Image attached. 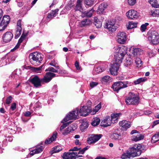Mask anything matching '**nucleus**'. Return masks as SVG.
Returning a JSON list of instances; mask_svg holds the SVG:
<instances>
[{
  "instance_id": "1",
  "label": "nucleus",
  "mask_w": 159,
  "mask_h": 159,
  "mask_svg": "<svg viewBox=\"0 0 159 159\" xmlns=\"http://www.w3.org/2000/svg\"><path fill=\"white\" fill-rule=\"evenodd\" d=\"M115 55V62L111 65L110 69V73L112 75H116L118 74L120 64L122 62V59L126 53V50L124 47H119L117 48Z\"/></svg>"
},
{
  "instance_id": "2",
  "label": "nucleus",
  "mask_w": 159,
  "mask_h": 159,
  "mask_svg": "<svg viewBox=\"0 0 159 159\" xmlns=\"http://www.w3.org/2000/svg\"><path fill=\"white\" fill-rule=\"evenodd\" d=\"M56 76V74L50 72H47L44 77L40 79L38 76L35 75L30 78L29 82L31 83L35 88H37L41 86V84L49 82L52 78Z\"/></svg>"
},
{
  "instance_id": "3",
  "label": "nucleus",
  "mask_w": 159,
  "mask_h": 159,
  "mask_svg": "<svg viewBox=\"0 0 159 159\" xmlns=\"http://www.w3.org/2000/svg\"><path fill=\"white\" fill-rule=\"evenodd\" d=\"M91 107L89 106H84L81 107L79 112V108H76L75 110L67 115L62 120V122H66L71 119H75L77 118L79 113L81 116H86L90 112Z\"/></svg>"
},
{
  "instance_id": "4",
  "label": "nucleus",
  "mask_w": 159,
  "mask_h": 159,
  "mask_svg": "<svg viewBox=\"0 0 159 159\" xmlns=\"http://www.w3.org/2000/svg\"><path fill=\"white\" fill-rule=\"evenodd\" d=\"M43 55L37 52L30 54L29 59L30 62L33 65L37 66L40 64L43 60Z\"/></svg>"
},
{
  "instance_id": "5",
  "label": "nucleus",
  "mask_w": 159,
  "mask_h": 159,
  "mask_svg": "<svg viewBox=\"0 0 159 159\" xmlns=\"http://www.w3.org/2000/svg\"><path fill=\"white\" fill-rule=\"evenodd\" d=\"M144 146L141 144H135L129 150L132 157L139 156L141 154L142 151L144 149Z\"/></svg>"
},
{
  "instance_id": "6",
  "label": "nucleus",
  "mask_w": 159,
  "mask_h": 159,
  "mask_svg": "<svg viewBox=\"0 0 159 159\" xmlns=\"http://www.w3.org/2000/svg\"><path fill=\"white\" fill-rule=\"evenodd\" d=\"M139 98L137 94L129 92L125 99V102L127 105H136L139 103Z\"/></svg>"
},
{
  "instance_id": "7",
  "label": "nucleus",
  "mask_w": 159,
  "mask_h": 159,
  "mask_svg": "<svg viewBox=\"0 0 159 159\" xmlns=\"http://www.w3.org/2000/svg\"><path fill=\"white\" fill-rule=\"evenodd\" d=\"M148 40L150 43L155 45L159 43V34L156 31L149 30L148 33Z\"/></svg>"
},
{
  "instance_id": "8",
  "label": "nucleus",
  "mask_w": 159,
  "mask_h": 159,
  "mask_svg": "<svg viewBox=\"0 0 159 159\" xmlns=\"http://www.w3.org/2000/svg\"><path fill=\"white\" fill-rule=\"evenodd\" d=\"M131 85V83L128 81H119L115 83L112 86L114 90L118 92L120 89L126 88Z\"/></svg>"
},
{
  "instance_id": "9",
  "label": "nucleus",
  "mask_w": 159,
  "mask_h": 159,
  "mask_svg": "<svg viewBox=\"0 0 159 159\" xmlns=\"http://www.w3.org/2000/svg\"><path fill=\"white\" fill-rule=\"evenodd\" d=\"M0 18V31L4 30L9 24L10 21V17L8 15L4 16L1 20Z\"/></svg>"
},
{
  "instance_id": "10",
  "label": "nucleus",
  "mask_w": 159,
  "mask_h": 159,
  "mask_svg": "<svg viewBox=\"0 0 159 159\" xmlns=\"http://www.w3.org/2000/svg\"><path fill=\"white\" fill-rule=\"evenodd\" d=\"M135 134L132 136L131 137V140L132 141L137 142L143 139L144 136L138 133L136 130H133L130 133V134Z\"/></svg>"
},
{
  "instance_id": "11",
  "label": "nucleus",
  "mask_w": 159,
  "mask_h": 159,
  "mask_svg": "<svg viewBox=\"0 0 159 159\" xmlns=\"http://www.w3.org/2000/svg\"><path fill=\"white\" fill-rule=\"evenodd\" d=\"M126 34L125 32L118 33L117 35V41L119 43L124 44L126 41Z\"/></svg>"
},
{
  "instance_id": "12",
  "label": "nucleus",
  "mask_w": 159,
  "mask_h": 159,
  "mask_svg": "<svg viewBox=\"0 0 159 159\" xmlns=\"http://www.w3.org/2000/svg\"><path fill=\"white\" fill-rule=\"evenodd\" d=\"M79 155L77 152H72L69 153H64L63 155V159H75L76 157H81Z\"/></svg>"
},
{
  "instance_id": "13",
  "label": "nucleus",
  "mask_w": 159,
  "mask_h": 159,
  "mask_svg": "<svg viewBox=\"0 0 159 159\" xmlns=\"http://www.w3.org/2000/svg\"><path fill=\"white\" fill-rule=\"evenodd\" d=\"M115 22L113 20H110L106 23L105 27L111 32L116 31V27L115 26Z\"/></svg>"
},
{
  "instance_id": "14",
  "label": "nucleus",
  "mask_w": 159,
  "mask_h": 159,
  "mask_svg": "<svg viewBox=\"0 0 159 159\" xmlns=\"http://www.w3.org/2000/svg\"><path fill=\"white\" fill-rule=\"evenodd\" d=\"M102 135L92 134L88 138V143L89 144L94 143L98 141L102 137Z\"/></svg>"
},
{
  "instance_id": "15",
  "label": "nucleus",
  "mask_w": 159,
  "mask_h": 159,
  "mask_svg": "<svg viewBox=\"0 0 159 159\" xmlns=\"http://www.w3.org/2000/svg\"><path fill=\"white\" fill-rule=\"evenodd\" d=\"M127 17L130 19H133L137 18L139 16V13L134 10H130L126 13Z\"/></svg>"
},
{
  "instance_id": "16",
  "label": "nucleus",
  "mask_w": 159,
  "mask_h": 159,
  "mask_svg": "<svg viewBox=\"0 0 159 159\" xmlns=\"http://www.w3.org/2000/svg\"><path fill=\"white\" fill-rule=\"evenodd\" d=\"M111 137L112 139L113 140H117L120 139L121 137L120 130L118 129L114 130Z\"/></svg>"
},
{
  "instance_id": "17",
  "label": "nucleus",
  "mask_w": 159,
  "mask_h": 159,
  "mask_svg": "<svg viewBox=\"0 0 159 159\" xmlns=\"http://www.w3.org/2000/svg\"><path fill=\"white\" fill-rule=\"evenodd\" d=\"M13 37V34L10 32L6 33L3 36V39L4 42L7 43L9 42L12 39Z\"/></svg>"
},
{
  "instance_id": "18",
  "label": "nucleus",
  "mask_w": 159,
  "mask_h": 159,
  "mask_svg": "<svg viewBox=\"0 0 159 159\" xmlns=\"http://www.w3.org/2000/svg\"><path fill=\"white\" fill-rule=\"evenodd\" d=\"M111 123L110 117L108 116L101 122L100 125L104 127H106L110 126Z\"/></svg>"
},
{
  "instance_id": "19",
  "label": "nucleus",
  "mask_w": 159,
  "mask_h": 159,
  "mask_svg": "<svg viewBox=\"0 0 159 159\" xmlns=\"http://www.w3.org/2000/svg\"><path fill=\"white\" fill-rule=\"evenodd\" d=\"M120 126L122 127L124 129H126L130 126V123L129 122L126 120H122L119 123Z\"/></svg>"
},
{
  "instance_id": "20",
  "label": "nucleus",
  "mask_w": 159,
  "mask_h": 159,
  "mask_svg": "<svg viewBox=\"0 0 159 159\" xmlns=\"http://www.w3.org/2000/svg\"><path fill=\"white\" fill-rule=\"evenodd\" d=\"M143 53V50L139 48H134L132 51L131 55L133 56H139Z\"/></svg>"
},
{
  "instance_id": "21",
  "label": "nucleus",
  "mask_w": 159,
  "mask_h": 159,
  "mask_svg": "<svg viewBox=\"0 0 159 159\" xmlns=\"http://www.w3.org/2000/svg\"><path fill=\"white\" fill-rule=\"evenodd\" d=\"M121 115V114L120 113L112 114L111 116V123H114L117 122L119 117Z\"/></svg>"
},
{
  "instance_id": "22",
  "label": "nucleus",
  "mask_w": 159,
  "mask_h": 159,
  "mask_svg": "<svg viewBox=\"0 0 159 159\" xmlns=\"http://www.w3.org/2000/svg\"><path fill=\"white\" fill-rule=\"evenodd\" d=\"M82 0H77L76 4L74 9L75 11H78L80 12H82L83 9L82 6Z\"/></svg>"
},
{
  "instance_id": "23",
  "label": "nucleus",
  "mask_w": 159,
  "mask_h": 159,
  "mask_svg": "<svg viewBox=\"0 0 159 159\" xmlns=\"http://www.w3.org/2000/svg\"><path fill=\"white\" fill-rule=\"evenodd\" d=\"M36 149H34L30 152V154L33 155L35 154L39 153L43 151V148L42 146H40L39 147V146H36Z\"/></svg>"
},
{
  "instance_id": "24",
  "label": "nucleus",
  "mask_w": 159,
  "mask_h": 159,
  "mask_svg": "<svg viewBox=\"0 0 159 159\" xmlns=\"http://www.w3.org/2000/svg\"><path fill=\"white\" fill-rule=\"evenodd\" d=\"M89 126L88 122L86 120H83L80 125V128L81 131H84L85 129H87Z\"/></svg>"
},
{
  "instance_id": "25",
  "label": "nucleus",
  "mask_w": 159,
  "mask_h": 159,
  "mask_svg": "<svg viewBox=\"0 0 159 159\" xmlns=\"http://www.w3.org/2000/svg\"><path fill=\"white\" fill-rule=\"evenodd\" d=\"M92 23L91 20L89 19H85L80 22V26L81 27L88 26Z\"/></svg>"
},
{
  "instance_id": "26",
  "label": "nucleus",
  "mask_w": 159,
  "mask_h": 159,
  "mask_svg": "<svg viewBox=\"0 0 159 159\" xmlns=\"http://www.w3.org/2000/svg\"><path fill=\"white\" fill-rule=\"evenodd\" d=\"M26 36V35L24 34H22L20 38L19 39L18 43L16 46L14 47V48L13 49L11 50H13V51H14L17 48H18L19 47L20 43H22L24 39H25Z\"/></svg>"
},
{
  "instance_id": "27",
  "label": "nucleus",
  "mask_w": 159,
  "mask_h": 159,
  "mask_svg": "<svg viewBox=\"0 0 159 159\" xmlns=\"http://www.w3.org/2000/svg\"><path fill=\"white\" fill-rule=\"evenodd\" d=\"M57 133L56 132H54L53 135L50 138L47 139L45 140V143L46 144H49L54 141L57 138Z\"/></svg>"
},
{
  "instance_id": "28",
  "label": "nucleus",
  "mask_w": 159,
  "mask_h": 159,
  "mask_svg": "<svg viewBox=\"0 0 159 159\" xmlns=\"http://www.w3.org/2000/svg\"><path fill=\"white\" fill-rule=\"evenodd\" d=\"M94 11V10L91 9L89 11H85L82 13L81 16L83 17L87 16L88 17H91L92 16L93 13Z\"/></svg>"
},
{
  "instance_id": "29",
  "label": "nucleus",
  "mask_w": 159,
  "mask_h": 159,
  "mask_svg": "<svg viewBox=\"0 0 159 159\" xmlns=\"http://www.w3.org/2000/svg\"><path fill=\"white\" fill-rule=\"evenodd\" d=\"M137 23L134 22L133 21L129 22L128 24L127 25V28L128 29H130L136 28L137 26Z\"/></svg>"
},
{
  "instance_id": "30",
  "label": "nucleus",
  "mask_w": 159,
  "mask_h": 159,
  "mask_svg": "<svg viewBox=\"0 0 159 159\" xmlns=\"http://www.w3.org/2000/svg\"><path fill=\"white\" fill-rule=\"evenodd\" d=\"M107 67V66L104 67L102 65L95 68V71L96 72V73H98L104 70Z\"/></svg>"
},
{
  "instance_id": "31",
  "label": "nucleus",
  "mask_w": 159,
  "mask_h": 159,
  "mask_svg": "<svg viewBox=\"0 0 159 159\" xmlns=\"http://www.w3.org/2000/svg\"><path fill=\"white\" fill-rule=\"evenodd\" d=\"M100 122V119L98 117L94 118L91 122V125L93 126H96L98 125Z\"/></svg>"
},
{
  "instance_id": "32",
  "label": "nucleus",
  "mask_w": 159,
  "mask_h": 159,
  "mask_svg": "<svg viewBox=\"0 0 159 159\" xmlns=\"http://www.w3.org/2000/svg\"><path fill=\"white\" fill-rule=\"evenodd\" d=\"M94 24L97 28H99L101 27L102 23L101 21L99 20L97 17L94 18Z\"/></svg>"
},
{
  "instance_id": "33",
  "label": "nucleus",
  "mask_w": 159,
  "mask_h": 159,
  "mask_svg": "<svg viewBox=\"0 0 159 159\" xmlns=\"http://www.w3.org/2000/svg\"><path fill=\"white\" fill-rule=\"evenodd\" d=\"M148 2L152 6L156 8H158L159 5L157 2V0H149Z\"/></svg>"
},
{
  "instance_id": "34",
  "label": "nucleus",
  "mask_w": 159,
  "mask_h": 159,
  "mask_svg": "<svg viewBox=\"0 0 159 159\" xmlns=\"http://www.w3.org/2000/svg\"><path fill=\"white\" fill-rule=\"evenodd\" d=\"M58 11V9H56L54 11H52L48 15L47 17L49 18H52L55 16Z\"/></svg>"
},
{
  "instance_id": "35",
  "label": "nucleus",
  "mask_w": 159,
  "mask_h": 159,
  "mask_svg": "<svg viewBox=\"0 0 159 159\" xmlns=\"http://www.w3.org/2000/svg\"><path fill=\"white\" fill-rule=\"evenodd\" d=\"M132 157L129 151H127L126 152L124 153L121 156L122 159L130 158Z\"/></svg>"
},
{
  "instance_id": "36",
  "label": "nucleus",
  "mask_w": 159,
  "mask_h": 159,
  "mask_svg": "<svg viewBox=\"0 0 159 159\" xmlns=\"http://www.w3.org/2000/svg\"><path fill=\"white\" fill-rule=\"evenodd\" d=\"M21 30L22 28H21L20 27L16 28L15 39H17L20 36L21 34Z\"/></svg>"
},
{
  "instance_id": "37",
  "label": "nucleus",
  "mask_w": 159,
  "mask_h": 159,
  "mask_svg": "<svg viewBox=\"0 0 159 159\" xmlns=\"http://www.w3.org/2000/svg\"><path fill=\"white\" fill-rule=\"evenodd\" d=\"M125 61V66L127 67H128L129 65H130L133 62V60L132 58L129 57L126 58Z\"/></svg>"
},
{
  "instance_id": "38",
  "label": "nucleus",
  "mask_w": 159,
  "mask_h": 159,
  "mask_svg": "<svg viewBox=\"0 0 159 159\" xmlns=\"http://www.w3.org/2000/svg\"><path fill=\"white\" fill-rule=\"evenodd\" d=\"M159 140V134H155L152 137L151 142L154 143Z\"/></svg>"
},
{
  "instance_id": "39",
  "label": "nucleus",
  "mask_w": 159,
  "mask_h": 159,
  "mask_svg": "<svg viewBox=\"0 0 159 159\" xmlns=\"http://www.w3.org/2000/svg\"><path fill=\"white\" fill-rule=\"evenodd\" d=\"M135 62L136 63L137 67H141L142 66V61L140 59L137 57L135 60Z\"/></svg>"
},
{
  "instance_id": "40",
  "label": "nucleus",
  "mask_w": 159,
  "mask_h": 159,
  "mask_svg": "<svg viewBox=\"0 0 159 159\" xmlns=\"http://www.w3.org/2000/svg\"><path fill=\"white\" fill-rule=\"evenodd\" d=\"M111 80V78L108 75H106L103 77L101 79V81L103 82H107Z\"/></svg>"
},
{
  "instance_id": "41",
  "label": "nucleus",
  "mask_w": 159,
  "mask_h": 159,
  "mask_svg": "<svg viewBox=\"0 0 159 159\" xmlns=\"http://www.w3.org/2000/svg\"><path fill=\"white\" fill-rule=\"evenodd\" d=\"M43 66L39 67H32V70L36 73H41L42 68Z\"/></svg>"
},
{
  "instance_id": "42",
  "label": "nucleus",
  "mask_w": 159,
  "mask_h": 159,
  "mask_svg": "<svg viewBox=\"0 0 159 159\" xmlns=\"http://www.w3.org/2000/svg\"><path fill=\"white\" fill-rule=\"evenodd\" d=\"M62 149L60 146H57L54 147L52 150L53 153H57L59 152Z\"/></svg>"
},
{
  "instance_id": "43",
  "label": "nucleus",
  "mask_w": 159,
  "mask_h": 159,
  "mask_svg": "<svg viewBox=\"0 0 159 159\" xmlns=\"http://www.w3.org/2000/svg\"><path fill=\"white\" fill-rule=\"evenodd\" d=\"M145 79L143 78H140L134 81V83L135 84H138L140 83L141 82H144Z\"/></svg>"
},
{
  "instance_id": "44",
  "label": "nucleus",
  "mask_w": 159,
  "mask_h": 159,
  "mask_svg": "<svg viewBox=\"0 0 159 159\" xmlns=\"http://www.w3.org/2000/svg\"><path fill=\"white\" fill-rule=\"evenodd\" d=\"M84 4L89 6L92 5L93 3V0H84Z\"/></svg>"
},
{
  "instance_id": "45",
  "label": "nucleus",
  "mask_w": 159,
  "mask_h": 159,
  "mask_svg": "<svg viewBox=\"0 0 159 159\" xmlns=\"http://www.w3.org/2000/svg\"><path fill=\"white\" fill-rule=\"evenodd\" d=\"M49 65L55 67L56 68H57V69H58L59 66L57 65V62H56L54 60H52L49 63Z\"/></svg>"
},
{
  "instance_id": "46",
  "label": "nucleus",
  "mask_w": 159,
  "mask_h": 159,
  "mask_svg": "<svg viewBox=\"0 0 159 159\" xmlns=\"http://www.w3.org/2000/svg\"><path fill=\"white\" fill-rule=\"evenodd\" d=\"M152 15L153 16L158 17L159 16V10L158 9H155Z\"/></svg>"
},
{
  "instance_id": "47",
  "label": "nucleus",
  "mask_w": 159,
  "mask_h": 159,
  "mask_svg": "<svg viewBox=\"0 0 159 159\" xmlns=\"http://www.w3.org/2000/svg\"><path fill=\"white\" fill-rule=\"evenodd\" d=\"M149 24L148 23H146L145 24L142 25L141 27V30L142 32L145 31L146 29V26L148 25Z\"/></svg>"
},
{
  "instance_id": "48",
  "label": "nucleus",
  "mask_w": 159,
  "mask_h": 159,
  "mask_svg": "<svg viewBox=\"0 0 159 159\" xmlns=\"http://www.w3.org/2000/svg\"><path fill=\"white\" fill-rule=\"evenodd\" d=\"M71 127L69 126L62 133L63 134L65 135L66 134H68L69 132H71L72 130L71 129Z\"/></svg>"
},
{
  "instance_id": "49",
  "label": "nucleus",
  "mask_w": 159,
  "mask_h": 159,
  "mask_svg": "<svg viewBox=\"0 0 159 159\" xmlns=\"http://www.w3.org/2000/svg\"><path fill=\"white\" fill-rule=\"evenodd\" d=\"M12 100V98L11 96L7 98L6 100V103L7 104H10Z\"/></svg>"
},
{
  "instance_id": "50",
  "label": "nucleus",
  "mask_w": 159,
  "mask_h": 159,
  "mask_svg": "<svg viewBox=\"0 0 159 159\" xmlns=\"http://www.w3.org/2000/svg\"><path fill=\"white\" fill-rule=\"evenodd\" d=\"M46 71H52L53 72H57V70L55 69L54 68L52 67H50L46 70Z\"/></svg>"
},
{
  "instance_id": "51",
  "label": "nucleus",
  "mask_w": 159,
  "mask_h": 159,
  "mask_svg": "<svg viewBox=\"0 0 159 159\" xmlns=\"http://www.w3.org/2000/svg\"><path fill=\"white\" fill-rule=\"evenodd\" d=\"M70 122H67L66 123L63 124L61 127L60 128V130L61 131L63 129H64L65 127H66L67 125H68L69 123Z\"/></svg>"
},
{
  "instance_id": "52",
  "label": "nucleus",
  "mask_w": 159,
  "mask_h": 159,
  "mask_svg": "<svg viewBox=\"0 0 159 159\" xmlns=\"http://www.w3.org/2000/svg\"><path fill=\"white\" fill-rule=\"evenodd\" d=\"M136 0H128V3L131 6L134 5L136 2Z\"/></svg>"
},
{
  "instance_id": "53",
  "label": "nucleus",
  "mask_w": 159,
  "mask_h": 159,
  "mask_svg": "<svg viewBox=\"0 0 159 159\" xmlns=\"http://www.w3.org/2000/svg\"><path fill=\"white\" fill-rule=\"evenodd\" d=\"M98 84V83L96 82H92L90 83V85L91 88H93L96 86Z\"/></svg>"
},
{
  "instance_id": "54",
  "label": "nucleus",
  "mask_w": 159,
  "mask_h": 159,
  "mask_svg": "<svg viewBox=\"0 0 159 159\" xmlns=\"http://www.w3.org/2000/svg\"><path fill=\"white\" fill-rule=\"evenodd\" d=\"M16 107V104L15 103H13L11 104L10 108L12 111L15 109Z\"/></svg>"
},
{
  "instance_id": "55",
  "label": "nucleus",
  "mask_w": 159,
  "mask_h": 159,
  "mask_svg": "<svg viewBox=\"0 0 159 159\" xmlns=\"http://www.w3.org/2000/svg\"><path fill=\"white\" fill-rule=\"evenodd\" d=\"M104 10V8L102 7H101L100 6V5L98 7V9L97 10V12L99 13H102L103 12Z\"/></svg>"
},
{
  "instance_id": "56",
  "label": "nucleus",
  "mask_w": 159,
  "mask_h": 159,
  "mask_svg": "<svg viewBox=\"0 0 159 159\" xmlns=\"http://www.w3.org/2000/svg\"><path fill=\"white\" fill-rule=\"evenodd\" d=\"M75 66L77 70H80L81 67L80 66L79 63L77 61H76L75 64Z\"/></svg>"
},
{
  "instance_id": "57",
  "label": "nucleus",
  "mask_w": 159,
  "mask_h": 159,
  "mask_svg": "<svg viewBox=\"0 0 159 159\" xmlns=\"http://www.w3.org/2000/svg\"><path fill=\"white\" fill-rule=\"evenodd\" d=\"M101 104L99 103L95 107V110L96 111H98L101 108Z\"/></svg>"
},
{
  "instance_id": "58",
  "label": "nucleus",
  "mask_w": 159,
  "mask_h": 159,
  "mask_svg": "<svg viewBox=\"0 0 159 159\" xmlns=\"http://www.w3.org/2000/svg\"><path fill=\"white\" fill-rule=\"evenodd\" d=\"M81 149L80 147H74L73 148L70 149V151H77L79 150H80Z\"/></svg>"
},
{
  "instance_id": "59",
  "label": "nucleus",
  "mask_w": 159,
  "mask_h": 159,
  "mask_svg": "<svg viewBox=\"0 0 159 159\" xmlns=\"http://www.w3.org/2000/svg\"><path fill=\"white\" fill-rule=\"evenodd\" d=\"M69 126L70 127H71V129L73 131L75 130L76 129L77 127L76 125L74 124H72L71 125Z\"/></svg>"
},
{
  "instance_id": "60",
  "label": "nucleus",
  "mask_w": 159,
  "mask_h": 159,
  "mask_svg": "<svg viewBox=\"0 0 159 159\" xmlns=\"http://www.w3.org/2000/svg\"><path fill=\"white\" fill-rule=\"evenodd\" d=\"M159 123V120H157L154 121L152 125V128H153L155 126Z\"/></svg>"
},
{
  "instance_id": "61",
  "label": "nucleus",
  "mask_w": 159,
  "mask_h": 159,
  "mask_svg": "<svg viewBox=\"0 0 159 159\" xmlns=\"http://www.w3.org/2000/svg\"><path fill=\"white\" fill-rule=\"evenodd\" d=\"M100 6L101 7H102L104 9L107 7V5L106 3H102L101 4Z\"/></svg>"
},
{
  "instance_id": "62",
  "label": "nucleus",
  "mask_w": 159,
  "mask_h": 159,
  "mask_svg": "<svg viewBox=\"0 0 159 159\" xmlns=\"http://www.w3.org/2000/svg\"><path fill=\"white\" fill-rule=\"evenodd\" d=\"M31 114V112L30 111H27L25 113L24 115L26 116H29Z\"/></svg>"
},
{
  "instance_id": "63",
  "label": "nucleus",
  "mask_w": 159,
  "mask_h": 159,
  "mask_svg": "<svg viewBox=\"0 0 159 159\" xmlns=\"http://www.w3.org/2000/svg\"><path fill=\"white\" fill-rule=\"evenodd\" d=\"M75 144H76V145H80L81 144V143H80L79 142V140L78 139H76L75 140Z\"/></svg>"
},
{
  "instance_id": "64",
  "label": "nucleus",
  "mask_w": 159,
  "mask_h": 159,
  "mask_svg": "<svg viewBox=\"0 0 159 159\" xmlns=\"http://www.w3.org/2000/svg\"><path fill=\"white\" fill-rule=\"evenodd\" d=\"M95 159H106V158L104 157H102L101 156H98Z\"/></svg>"
}]
</instances>
